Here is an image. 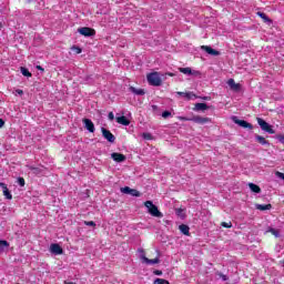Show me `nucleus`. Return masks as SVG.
<instances>
[{
    "label": "nucleus",
    "mask_w": 284,
    "mask_h": 284,
    "mask_svg": "<svg viewBox=\"0 0 284 284\" xmlns=\"http://www.w3.org/2000/svg\"><path fill=\"white\" fill-rule=\"evenodd\" d=\"M162 116H163V119H168V116H172V112H170V111H164V112L162 113Z\"/></svg>",
    "instance_id": "34"
},
{
    "label": "nucleus",
    "mask_w": 284,
    "mask_h": 284,
    "mask_svg": "<svg viewBox=\"0 0 284 284\" xmlns=\"http://www.w3.org/2000/svg\"><path fill=\"white\" fill-rule=\"evenodd\" d=\"M248 187L251 191H253L255 194H261V186L254 183H248Z\"/></svg>",
    "instance_id": "25"
},
{
    "label": "nucleus",
    "mask_w": 284,
    "mask_h": 284,
    "mask_svg": "<svg viewBox=\"0 0 284 284\" xmlns=\"http://www.w3.org/2000/svg\"><path fill=\"white\" fill-rule=\"evenodd\" d=\"M260 128L264 131L267 132L268 134H274L275 131L274 129H272V125H270V123H267L265 120H263L262 118H257L256 119Z\"/></svg>",
    "instance_id": "4"
},
{
    "label": "nucleus",
    "mask_w": 284,
    "mask_h": 284,
    "mask_svg": "<svg viewBox=\"0 0 284 284\" xmlns=\"http://www.w3.org/2000/svg\"><path fill=\"white\" fill-rule=\"evenodd\" d=\"M20 70H21V74H22L23 77H28V78L32 77V73L30 72V70H28V68L21 67Z\"/></svg>",
    "instance_id": "27"
},
{
    "label": "nucleus",
    "mask_w": 284,
    "mask_h": 284,
    "mask_svg": "<svg viewBox=\"0 0 284 284\" xmlns=\"http://www.w3.org/2000/svg\"><path fill=\"white\" fill-rule=\"evenodd\" d=\"M179 72L182 74H187L189 77H201V72L196 70H192V68L186 67V68H180Z\"/></svg>",
    "instance_id": "7"
},
{
    "label": "nucleus",
    "mask_w": 284,
    "mask_h": 284,
    "mask_svg": "<svg viewBox=\"0 0 284 284\" xmlns=\"http://www.w3.org/2000/svg\"><path fill=\"white\" fill-rule=\"evenodd\" d=\"M257 17H261V19L264 21V23H272V19H270V17H267V14L265 12H261L258 11Z\"/></svg>",
    "instance_id": "22"
},
{
    "label": "nucleus",
    "mask_w": 284,
    "mask_h": 284,
    "mask_svg": "<svg viewBox=\"0 0 284 284\" xmlns=\"http://www.w3.org/2000/svg\"><path fill=\"white\" fill-rule=\"evenodd\" d=\"M195 112H205V110H210V106H207L206 103H195V106L193 108Z\"/></svg>",
    "instance_id": "17"
},
{
    "label": "nucleus",
    "mask_w": 284,
    "mask_h": 284,
    "mask_svg": "<svg viewBox=\"0 0 284 284\" xmlns=\"http://www.w3.org/2000/svg\"><path fill=\"white\" fill-rule=\"evenodd\" d=\"M221 226L226 227L227 230H230V227H232V222H222Z\"/></svg>",
    "instance_id": "33"
},
{
    "label": "nucleus",
    "mask_w": 284,
    "mask_h": 284,
    "mask_svg": "<svg viewBox=\"0 0 284 284\" xmlns=\"http://www.w3.org/2000/svg\"><path fill=\"white\" fill-rule=\"evenodd\" d=\"M227 85L231 88V90H234L235 92H239V90H241V84L236 83L234 79H230L227 81Z\"/></svg>",
    "instance_id": "18"
},
{
    "label": "nucleus",
    "mask_w": 284,
    "mask_h": 284,
    "mask_svg": "<svg viewBox=\"0 0 284 284\" xmlns=\"http://www.w3.org/2000/svg\"><path fill=\"white\" fill-rule=\"evenodd\" d=\"M233 122L236 125H240V128H244V129H247V130H254V125H252V123H250L245 120H239V118H236V116H233Z\"/></svg>",
    "instance_id": "6"
},
{
    "label": "nucleus",
    "mask_w": 284,
    "mask_h": 284,
    "mask_svg": "<svg viewBox=\"0 0 284 284\" xmlns=\"http://www.w3.org/2000/svg\"><path fill=\"white\" fill-rule=\"evenodd\" d=\"M154 284H170V281H168L165 278H156L154 281Z\"/></svg>",
    "instance_id": "31"
},
{
    "label": "nucleus",
    "mask_w": 284,
    "mask_h": 284,
    "mask_svg": "<svg viewBox=\"0 0 284 284\" xmlns=\"http://www.w3.org/2000/svg\"><path fill=\"white\" fill-rule=\"evenodd\" d=\"M169 77H174V73H168Z\"/></svg>",
    "instance_id": "48"
},
{
    "label": "nucleus",
    "mask_w": 284,
    "mask_h": 284,
    "mask_svg": "<svg viewBox=\"0 0 284 284\" xmlns=\"http://www.w3.org/2000/svg\"><path fill=\"white\" fill-rule=\"evenodd\" d=\"M36 68H37V70H40V72H45V69H43V67H41V65H37Z\"/></svg>",
    "instance_id": "42"
},
{
    "label": "nucleus",
    "mask_w": 284,
    "mask_h": 284,
    "mask_svg": "<svg viewBox=\"0 0 284 284\" xmlns=\"http://www.w3.org/2000/svg\"><path fill=\"white\" fill-rule=\"evenodd\" d=\"M82 123H84V128L85 130H88V132L94 133V122H92V120L84 118L82 120Z\"/></svg>",
    "instance_id": "12"
},
{
    "label": "nucleus",
    "mask_w": 284,
    "mask_h": 284,
    "mask_svg": "<svg viewBox=\"0 0 284 284\" xmlns=\"http://www.w3.org/2000/svg\"><path fill=\"white\" fill-rule=\"evenodd\" d=\"M102 132V136L109 141V143H114L116 141V138L114 136V134H112V132L105 128L101 129Z\"/></svg>",
    "instance_id": "8"
},
{
    "label": "nucleus",
    "mask_w": 284,
    "mask_h": 284,
    "mask_svg": "<svg viewBox=\"0 0 284 284\" xmlns=\"http://www.w3.org/2000/svg\"><path fill=\"white\" fill-rule=\"evenodd\" d=\"M87 225H89L90 227H95L97 223H94V221H89V222H84Z\"/></svg>",
    "instance_id": "36"
},
{
    "label": "nucleus",
    "mask_w": 284,
    "mask_h": 284,
    "mask_svg": "<svg viewBox=\"0 0 284 284\" xmlns=\"http://www.w3.org/2000/svg\"><path fill=\"white\" fill-rule=\"evenodd\" d=\"M0 187L2 189L3 196H6V199H8L9 201H12V193H10V190L8 189V184L1 182Z\"/></svg>",
    "instance_id": "14"
},
{
    "label": "nucleus",
    "mask_w": 284,
    "mask_h": 284,
    "mask_svg": "<svg viewBox=\"0 0 284 284\" xmlns=\"http://www.w3.org/2000/svg\"><path fill=\"white\" fill-rule=\"evenodd\" d=\"M144 206L149 210V214H151V216H155L156 219H163V213L159 211V206L154 205L152 201L144 202Z\"/></svg>",
    "instance_id": "2"
},
{
    "label": "nucleus",
    "mask_w": 284,
    "mask_h": 284,
    "mask_svg": "<svg viewBox=\"0 0 284 284\" xmlns=\"http://www.w3.org/2000/svg\"><path fill=\"white\" fill-rule=\"evenodd\" d=\"M109 119H110V121H114V113L113 112L109 113Z\"/></svg>",
    "instance_id": "40"
},
{
    "label": "nucleus",
    "mask_w": 284,
    "mask_h": 284,
    "mask_svg": "<svg viewBox=\"0 0 284 284\" xmlns=\"http://www.w3.org/2000/svg\"><path fill=\"white\" fill-rule=\"evenodd\" d=\"M64 284H75L74 282H64Z\"/></svg>",
    "instance_id": "47"
},
{
    "label": "nucleus",
    "mask_w": 284,
    "mask_h": 284,
    "mask_svg": "<svg viewBox=\"0 0 284 284\" xmlns=\"http://www.w3.org/2000/svg\"><path fill=\"white\" fill-rule=\"evenodd\" d=\"M78 32L82 34V37H94V34H97V31L90 27L79 28Z\"/></svg>",
    "instance_id": "5"
},
{
    "label": "nucleus",
    "mask_w": 284,
    "mask_h": 284,
    "mask_svg": "<svg viewBox=\"0 0 284 284\" xmlns=\"http://www.w3.org/2000/svg\"><path fill=\"white\" fill-rule=\"evenodd\" d=\"M179 230L182 234H184V236H190V226H187L186 224H181L179 226Z\"/></svg>",
    "instance_id": "21"
},
{
    "label": "nucleus",
    "mask_w": 284,
    "mask_h": 284,
    "mask_svg": "<svg viewBox=\"0 0 284 284\" xmlns=\"http://www.w3.org/2000/svg\"><path fill=\"white\" fill-rule=\"evenodd\" d=\"M276 139L280 143H284V135L283 134H278L276 135Z\"/></svg>",
    "instance_id": "35"
},
{
    "label": "nucleus",
    "mask_w": 284,
    "mask_h": 284,
    "mask_svg": "<svg viewBox=\"0 0 284 284\" xmlns=\"http://www.w3.org/2000/svg\"><path fill=\"white\" fill-rule=\"evenodd\" d=\"M116 123H119L120 125H130V120H128V118L125 115H121L118 116L115 119Z\"/></svg>",
    "instance_id": "19"
},
{
    "label": "nucleus",
    "mask_w": 284,
    "mask_h": 284,
    "mask_svg": "<svg viewBox=\"0 0 284 284\" xmlns=\"http://www.w3.org/2000/svg\"><path fill=\"white\" fill-rule=\"evenodd\" d=\"M3 125H6V121H3V119L0 118V129L3 128Z\"/></svg>",
    "instance_id": "44"
},
{
    "label": "nucleus",
    "mask_w": 284,
    "mask_h": 284,
    "mask_svg": "<svg viewBox=\"0 0 284 284\" xmlns=\"http://www.w3.org/2000/svg\"><path fill=\"white\" fill-rule=\"evenodd\" d=\"M283 267H284V261H283Z\"/></svg>",
    "instance_id": "50"
},
{
    "label": "nucleus",
    "mask_w": 284,
    "mask_h": 284,
    "mask_svg": "<svg viewBox=\"0 0 284 284\" xmlns=\"http://www.w3.org/2000/svg\"><path fill=\"white\" fill-rule=\"evenodd\" d=\"M201 50H204V52H206L207 54H211V57H219V55H221L220 51H217L216 49H213L210 45H202Z\"/></svg>",
    "instance_id": "11"
},
{
    "label": "nucleus",
    "mask_w": 284,
    "mask_h": 284,
    "mask_svg": "<svg viewBox=\"0 0 284 284\" xmlns=\"http://www.w3.org/2000/svg\"><path fill=\"white\" fill-rule=\"evenodd\" d=\"M179 121H192V118L179 116Z\"/></svg>",
    "instance_id": "38"
},
{
    "label": "nucleus",
    "mask_w": 284,
    "mask_h": 284,
    "mask_svg": "<svg viewBox=\"0 0 284 284\" xmlns=\"http://www.w3.org/2000/svg\"><path fill=\"white\" fill-rule=\"evenodd\" d=\"M175 213L178 216H181V214H183V209H176Z\"/></svg>",
    "instance_id": "39"
},
{
    "label": "nucleus",
    "mask_w": 284,
    "mask_h": 284,
    "mask_svg": "<svg viewBox=\"0 0 284 284\" xmlns=\"http://www.w3.org/2000/svg\"><path fill=\"white\" fill-rule=\"evenodd\" d=\"M18 184L20 185V187H26V179L18 178Z\"/></svg>",
    "instance_id": "32"
},
{
    "label": "nucleus",
    "mask_w": 284,
    "mask_h": 284,
    "mask_svg": "<svg viewBox=\"0 0 284 284\" xmlns=\"http://www.w3.org/2000/svg\"><path fill=\"white\" fill-rule=\"evenodd\" d=\"M178 97H184L186 101H192V99H197L196 94L194 92H183V91H178L176 92Z\"/></svg>",
    "instance_id": "13"
},
{
    "label": "nucleus",
    "mask_w": 284,
    "mask_h": 284,
    "mask_svg": "<svg viewBox=\"0 0 284 284\" xmlns=\"http://www.w3.org/2000/svg\"><path fill=\"white\" fill-rule=\"evenodd\" d=\"M219 276H221V278H222L223 281H227V275H224V274L220 273Z\"/></svg>",
    "instance_id": "41"
},
{
    "label": "nucleus",
    "mask_w": 284,
    "mask_h": 284,
    "mask_svg": "<svg viewBox=\"0 0 284 284\" xmlns=\"http://www.w3.org/2000/svg\"><path fill=\"white\" fill-rule=\"evenodd\" d=\"M146 80H148L149 85H153L155 88H159L163 83V80H161L159 72L149 73L146 75Z\"/></svg>",
    "instance_id": "3"
},
{
    "label": "nucleus",
    "mask_w": 284,
    "mask_h": 284,
    "mask_svg": "<svg viewBox=\"0 0 284 284\" xmlns=\"http://www.w3.org/2000/svg\"><path fill=\"white\" fill-rule=\"evenodd\" d=\"M192 122L197 123L199 125H205V123H211L212 119L203 118L201 115H194V116H192Z\"/></svg>",
    "instance_id": "9"
},
{
    "label": "nucleus",
    "mask_w": 284,
    "mask_h": 284,
    "mask_svg": "<svg viewBox=\"0 0 284 284\" xmlns=\"http://www.w3.org/2000/svg\"><path fill=\"white\" fill-rule=\"evenodd\" d=\"M144 139H150V133L144 134Z\"/></svg>",
    "instance_id": "45"
},
{
    "label": "nucleus",
    "mask_w": 284,
    "mask_h": 284,
    "mask_svg": "<svg viewBox=\"0 0 284 284\" xmlns=\"http://www.w3.org/2000/svg\"><path fill=\"white\" fill-rule=\"evenodd\" d=\"M130 92H132L133 94H136L138 97H143V94H145V90L143 89H136L134 87H130Z\"/></svg>",
    "instance_id": "20"
},
{
    "label": "nucleus",
    "mask_w": 284,
    "mask_h": 284,
    "mask_svg": "<svg viewBox=\"0 0 284 284\" xmlns=\"http://www.w3.org/2000/svg\"><path fill=\"white\" fill-rule=\"evenodd\" d=\"M268 232L271 233V234H273V236H275V239H278V236H281V232H278V230H276V229H268Z\"/></svg>",
    "instance_id": "29"
},
{
    "label": "nucleus",
    "mask_w": 284,
    "mask_h": 284,
    "mask_svg": "<svg viewBox=\"0 0 284 284\" xmlns=\"http://www.w3.org/2000/svg\"><path fill=\"white\" fill-rule=\"evenodd\" d=\"M0 28H1V22H0Z\"/></svg>",
    "instance_id": "51"
},
{
    "label": "nucleus",
    "mask_w": 284,
    "mask_h": 284,
    "mask_svg": "<svg viewBox=\"0 0 284 284\" xmlns=\"http://www.w3.org/2000/svg\"><path fill=\"white\" fill-rule=\"evenodd\" d=\"M28 170H30L33 174L39 175L43 170L39 166L29 165Z\"/></svg>",
    "instance_id": "24"
},
{
    "label": "nucleus",
    "mask_w": 284,
    "mask_h": 284,
    "mask_svg": "<svg viewBox=\"0 0 284 284\" xmlns=\"http://www.w3.org/2000/svg\"><path fill=\"white\" fill-rule=\"evenodd\" d=\"M138 252L140 253V258L142 263H144L145 265H159V263H161V260L159 258V251L156 250L153 251V254H156L155 257L151 258L145 255V250L143 248H139Z\"/></svg>",
    "instance_id": "1"
},
{
    "label": "nucleus",
    "mask_w": 284,
    "mask_h": 284,
    "mask_svg": "<svg viewBox=\"0 0 284 284\" xmlns=\"http://www.w3.org/2000/svg\"><path fill=\"white\" fill-rule=\"evenodd\" d=\"M153 108H156V105H153Z\"/></svg>",
    "instance_id": "49"
},
{
    "label": "nucleus",
    "mask_w": 284,
    "mask_h": 284,
    "mask_svg": "<svg viewBox=\"0 0 284 284\" xmlns=\"http://www.w3.org/2000/svg\"><path fill=\"white\" fill-rule=\"evenodd\" d=\"M71 50L73 52H75V54H81L83 52V50L81 49V47H78V45H73L71 47Z\"/></svg>",
    "instance_id": "30"
},
{
    "label": "nucleus",
    "mask_w": 284,
    "mask_h": 284,
    "mask_svg": "<svg viewBox=\"0 0 284 284\" xmlns=\"http://www.w3.org/2000/svg\"><path fill=\"white\" fill-rule=\"evenodd\" d=\"M122 194H130L131 196H141V192L136 189H131L130 186L121 187Z\"/></svg>",
    "instance_id": "10"
},
{
    "label": "nucleus",
    "mask_w": 284,
    "mask_h": 284,
    "mask_svg": "<svg viewBox=\"0 0 284 284\" xmlns=\"http://www.w3.org/2000/svg\"><path fill=\"white\" fill-rule=\"evenodd\" d=\"M153 274L155 276H163V271L155 270V271H153Z\"/></svg>",
    "instance_id": "37"
},
{
    "label": "nucleus",
    "mask_w": 284,
    "mask_h": 284,
    "mask_svg": "<svg viewBox=\"0 0 284 284\" xmlns=\"http://www.w3.org/2000/svg\"><path fill=\"white\" fill-rule=\"evenodd\" d=\"M50 251L52 254H55L57 256L63 254V247H61V245L59 244H51Z\"/></svg>",
    "instance_id": "15"
},
{
    "label": "nucleus",
    "mask_w": 284,
    "mask_h": 284,
    "mask_svg": "<svg viewBox=\"0 0 284 284\" xmlns=\"http://www.w3.org/2000/svg\"><path fill=\"white\" fill-rule=\"evenodd\" d=\"M16 92H17V94H19L20 97H22V94H23V90H21V89L16 90Z\"/></svg>",
    "instance_id": "43"
},
{
    "label": "nucleus",
    "mask_w": 284,
    "mask_h": 284,
    "mask_svg": "<svg viewBox=\"0 0 284 284\" xmlns=\"http://www.w3.org/2000/svg\"><path fill=\"white\" fill-rule=\"evenodd\" d=\"M111 159H113V161H115V163H123V161H125V155L122 153H112L111 154Z\"/></svg>",
    "instance_id": "16"
},
{
    "label": "nucleus",
    "mask_w": 284,
    "mask_h": 284,
    "mask_svg": "<svg viewBox=\"0 0 284 284\" xmlns=\"http://www.w3.org/2000/svg\"><path fill=\"white\" fill-rule=\"evenodd\" d=\"M255 139L260 145H270V141L265 140L263 135H256Z\"/></svg>",
    "instance_id": "23"
},
{
    "label": "nucleus",
    "mask_w": 284,
    "mask_h": 284,
    "mask_svg": "<svg viewBox=\"0 0 284 284\" xmlns=\"http://www.w3.org/2000/svg\"><path fill=\"white\" fill-rule=\"evenodd\" d=\"M204 101H210V97H204Z\"/></svg>",
    "instance_id": "46"
},
{
    "label": "nucleus",
    "mask_w": 284,
    "mask_h": 284,
    "mask_svg": "<svg viewBox=\"0 0 284 284\" xmlns=\"http://www.w3.org/2000/svg\"><path fill=\"white\" fill-rule=\"evenodd\" d=\"M272 204H256V210H260V212H265L266 210H271Z\"/></svg>",
    "instance_id": "26"
},
{
    "label": "nucleus",
    "mask_w": 284,
    "mask_h": 284,
    "mask_svg": "<svg viewBox=\"0 0 284 284\" xmlns=\"http://www.w3.org/2000/svg\"><path fill=\"white\" fill-rule=\"evenodd\" d=\"M4 247H10V243L6 240H0V251H3Z\"/></svg>",
    "instance_id": "28"
}]
</instances>
